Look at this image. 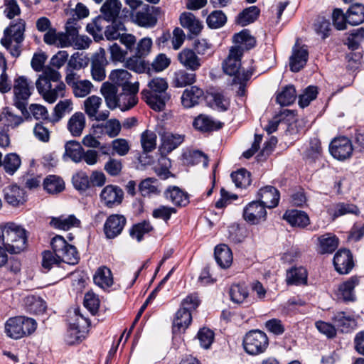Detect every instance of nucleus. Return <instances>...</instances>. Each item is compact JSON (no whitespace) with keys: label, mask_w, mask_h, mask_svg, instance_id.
Returning <instances> with one entry per match:
<instances>
[{"label":"nucleus","mask_w":364,"mask_h":364,"mask_svg":"<svg viewBox=\"0 0 364 364\" xmlns=\"http://www.w3.org/2000/svg\"><path fill=\"white\" fill-rule=\"evenodd\" d=\"M100 92L105 99L107 105L110 109H114L117 107V87L116 85L108 82H104L100 88Z\"/></svg>","instance_id":"33"},{"label":"nucleus","mask_w":364,"mask_h":364,"mask_svg":"<svg viewBox=\"0 0 364 364\" xmlns=\"http://www.w3.org/2000/svg\"><path fill=\"white\" fill-rule=\"evenodd\" d=\"M60 74L56 70L47 67L36 82L38 92L49 103L64 96L65 85L60 81Z\"/></svg>","instance_id":"4"},{"label":"nucleus","mask_w":364,"mask_h":364,"mask_svg":"<svg viewBox=\"0 0 364 364\" xmlns=\"http://www.w3.org/2000/svg\"><path fill=\"white\" fill-rule=\"evenodd\" d=\"M153 230V227L149 221H143L133 225L130 229L129 233L132 238L136 239L140 242L143 239L145 234L150 232Z\"/></svg>","instance_id":"55"},{"label":"nucleus","mask_w":364,"mask_h":364,"mask_svg":"<svg viewBox=\"0 0 364 364\" xmlns=\"http://www.w3.org/2000/svg\"><path fill=\"white\" fill-rule=\"evenodd\" d=\"M4 199L13 206H16L25 201L24 191L16 185H12L4 189Z\"/></svg>","instance_id":"30"},{"label":"nucleus","mask_w":364,"mask_h":364,"mask_svg":"<svg viewBox=\"0 0 364 364\" xmlns=\"http://www.w3.org/2000/svg\"><path fill=\"white\" fill-rule=\"evenodd\" d=\"M318 240L322 254L332 253L338 245V239L331 233L323 235Z\"/></svg>","instance_id":"42"},{"label":"nucleus","mask_w":364,"mask_h":364,"mask_svg":"<svg viewBox=\"0 0 364 364\" xmlns=\"http://www.w3.org/2000/svg\"><path fill=\"white\" fill-rule=\"evenodd\" d=\"M106 21L102 16L96 17L92 22L87 23L86 31L92 35L96 41L102 39V31L105 28L104 23Z\"/></svg>","instance_id":"50"},{"label":"nucleus","mask_w":364,"mask_h":364,"mask_svg":"<svg viewBox=\"0 0 364 364\" xmlns=\"http://www.w3.org/2000/svg\"><path fill=\"white\" fill-rule=\"evenodd\" d=\"M122 4L118 0H107L100 9L102 16L107 21L119 20L117 18Z\"/></svg>","instance_id":"28"},{"label":"nucleus","mask_w":364,"mask_h":364,"mask_svg":"<svg viewBox=\"0 0 364 364\" xmlns=\"http://www.w3.org/2000/svg\"><path fill=\"white\" fill-rule=\"evenodd\" d=\"M259 9L256 6H250L240 12L235 18V23L245 26L254 22L258 17Z\"/></svg>","instance_id":"40"},{"label":"nucleus","mask_w":364,"mask_h":364,"mask_svg":"<svg viewBox=\"0 0 364 364\" xmlns=\"http://www.w3.org/2000/svg\"><path fill=\"white\" fill-rule=\"evenodd\" d=\"M284 218L292 226L304 228L309 224V218L306 213L296 210L287 211Z\"/></svg>","instance_id":"37"},{"label":"nucleus","mask_w":364,"mask_h":364,"mask_svg":"<svg viewBox=\"0 0 364 364\" xmlns=\"http://www.w3.org/2000/svg\"><path fill=\"white\" fill-rule=\"evenodd\" d=\"M96 285L105 289L110 287L113 284V277L111 270L107 267H99L93 277Z\"/></svg>","instance_id":"35"},{"label":"nucleus","mask_w":364,"mask_h":364,"mask_svg":"<svg viewBox=\"0 0 364 364\" xmlns=\"http://www.w3.org/2000/svg\"><path fill=\"white\" fill-rule=\"evenodd\" d=\"M358 284V277L354 276L349 278L339 285L338 289V296L344 301H354L355 299L354 289Z\"/></svg>","instance_id":"26"},{"label":"nucleus","mask_w":364,"mask_h":364,"mask_svg":"<svg viewBox=\"0 0 364 364\" xmlns=\"http://www.w3.org/2000/svg\"><path fill=\"white\" fill-rule=\"evenodd\" d=\"M52 250L43 252L42 266L50 270L53 266L60 263L75 265L80 260L79 253L76 247L69 244L61 235H55L50 241Z\"/></svg>","instance_id":"3"},{"label":"nucleus","mask_w":364,"mask_h":364,"mask_svg":"<svg viewBox=\"0 0 364 364\" xmlns=\"http://www.w3.org/2000/svg\"><path fill=\"white\" fill-rule=\"evenodd\" d=\"M138 92L137 86H131V89L123 90V92L119 94L117 107L122 111H127L134 107L138 102Z\"/></svg>","instance_id":"19"},{"label":"nucleus","mask_w":364,"mask_h":364,"mask_svg":"<svg viewBox=\"0 0 364 364\" xmlns=\"http://www.w3.org/2000/svg\"><path fill=\"white\" fill-rule=\"evenodd\" d=\"M27 310L33 314H43L46 309V304L41 297L35 295H28L23 299Z\"/></svg>","instance_id":"39"},{"label":"nucleus","mask_w":364,"mask_h":364,"mask_svg":"<svg viewBox=\"0 0 364 364\" xmlns=\"http://www.w3.org/2000/svg\"><path fill=\"white\" fill-rule=\"evenodd\" d=\"M307 276V271L304 267H292L287 272L286 281L289 285L306 284Z\"/></svg>","instance_id":"31"},{"label":"nucleus","mask_w":364,"mask_h":364,"mask_svg":"<svg viewBox=\"0 0 364 364\" xmlns=\"http://www.w3.org/2000/svg\"><path fill=\"white\" fill-rule=\"evenodd\" d=\"M232 40L235 44L238 45L231 47L228 58L223 63V68L226 74L234 76L235 83L242 84L250 78L253 74V70H241V58L244 50H250L255 47L256 40L247 29L235 33Z\"/></svg>","instance_id":"1"},{"label":"nucleus","mask_w":364,"mask_h":364,"mask_svg":"<svg viewBox=\"0 0 364 364\" xmlns=\"http://www.w3.org/2000/svg\"><path fill=\"white\" fill-rule=\"evenodd\" d=\"M134 21L141 27H153L157 23V18L149 11H139L133 16Z\"/></svg>","instance_id":"49"},{"label":"nucleus","mask_w":364,"mask_h":364,"mask_svg":"<svg viewBox=\"0 0 364 364\" xmlns=\"http://www.w3.org/2000/svg\"><path fill=\"white\" fill-rule=\"evenodd\" d=\"M131 77L132 75L127 70L124 69H117L111 72L109 75V80L112 82L113 85L122 87V90L131 89V86L139 87L138 82L134 83H132L130 82Z\"/></svg>","instance_id":"21"},{"label":"nucleus","mask_w":364,"mask_h":364,"mask_svg":"<svg viewBox=\"0 0 364 364\" xmlns=\"http://www.w3.org/2000/svg\"><path fill=\"white\" fill-rule=\"evenodd\" d=\"M347 22L356 26L364 22V6L360 4L352 5L347 11Z\"/></svg>","instance_id":"41"},{"label":"nucleus","mask_w":364,"mask_h":364,"mask_svg":"<svg viewBox=\"0 0 364 364\" xmlns=\"http://www.w3.org/2000/svg\"><path fill=\"white\" fill-rule=\"evenodd\" d=\"M269 345L265 333L259 330H252L246 333L243 338L245 350L250 355L263 353Z\"/></svg>","instance_id":"10"},{"label":"nucleus","mask_w":364,"mask_h":364,"mask_svg":"<svg viewBox=\"0 0 364 364\" xmlns=\"http://www.w3.org/2000/svg\"><path fill=\"white\" fill-rule=\"evenodd\" d=\"M196 79V75L193 72L188 73L187 70H180L174 74L173 83L177 87H183L193 84Z\"/></svg>","instance_id":"46"},{"label":"nucleus","mask_w":364,"mask_h":364,"mask_svg":"<svg viewBox=\"0 0 364 364\" xmlns=\"http://www.w3.org/2000/svg\"><path fill=\"white\" fill-rule=\"evenodd\" d=\"M157 180L154 178H147L143 180L139 185V190L144 197L156 195L159 193L156 186Z\"/></svg>","instance_id":"58"},{"label":"nucleus","mask_w":364,"mask_h":364,"mask_svg":"<svg viewBox=\"0 0 364 364\" xmlns=\"http://www.w3.org/2000/svg\"><path fill=\"white\" fill-rule=\"evenodd\" d=\"M336 326L342 332H348L354 324L355 321L347 316L344 312H338L333 317Z\"/></svg>","instance_id":"57"},{"label":"nucleus","mask_w":364,"mask_h":364,"mask_svg":"<svg viewBox=\"0 0 364 364\" xmlns=\"http://www.w3.org/2000/svg\"><path fill=\"white\" fill-rule=\"evenodd\" d=\"M164 198L178 207H184L189 203V196L178 186H169L164 193Z\"/></svg>","instance_id":"20"},{"label":"nucleus","mask_w":364,"mask_h":364,"mask_svg":"<svg viewBox=\"0 0 364 364\" xmlns=\"http://www.w3.org/2000/svg\"><path fill=\"white\" fill-rule=\"evenodd\" d=\"M309 56V52L306 46L294 47L290 58V70L296 73L306 65Z\"/></svg>","instance_id":"23"},{"label":"nucleus","mask_w":364,"mask_h":364,"mask_svg":"<svg viewBox=\"0 0 364 364\" xmlns=\"http://www.w3.org/2000/svg\"><path fill=\"white\" fill-rule=\"evenodd\" d=\"M208 26L211 28H219L227 22L226 15L220 10L212 11L206 20Z\"/></svg>","instance_id":"56"},{"label":"nucleus","mask_w":364,"mask_h":364,"mask_svg":"<svg viewBox=\"0 0 364 364\" xmlns=\"http://www.w3.org/2000/svg\"><path fill=\"white\" fill-rule=\"evenodd\" d=\"M111 24L106 26L105 36L109 41L117 40L120 38L123 31H125L126 27L121 20L111 21Z\"/></svg>","instance_id":"45"},{"label":"nucleus","mask_w":364,"mask_h":364,"mask_svg":"<svg viewBox=\"0 0 364 364\" xmlns=\"http://www.w3.org/2000/svg\"><path fill=\"white\" fill-rule=\"evenodd\" d=\"M192 321L191 313L181 308L176 314L173 323V332L174 333L184 331Z\"/></svg>","instance_id":"32"},{"label":"nucleus","mask_w":364,"mask_h":364,"mask_svg":"<svg viewBox=\"0 0 364 364\" xmlns=\"http://www.w3.org/2000/svg\"><path fill=\"white\" fill-rule=\"evenodd\" d=\"M156 134L151 131L146 130L141 135V144L146 153L152 151L156 146Z\"/></svg>","instance_id":"59"},{"label":"nucleus","mask_w":364,"mask_h":364,"mask_svg":"<svg viewBox=\"0 0 364 364\" xmlns=\"http://www.w3.org/2000/svg\"><path fill=\"white\" fill-rule=\"evenodd\" d=\"M124 197V192L119 186L113 185L106 186L101 191V201L108 208L119 205Z\"/></svg>","instance_id":"15"},{"label":"nucleus","mask_w":364,"mask_h":364,"mask_svg":"<svg viewBox=\"0 0 364 364\" xmlns=\"http://www.w3.org/2000/svg\"><path fill=\"white\" fill-rule=\"evenodd\" d=\"M296 92L292 85L286 86L277 96V102L282 106H289L296 100Z\"/></svg>","instance_id":"52"},{"label":"nucleus","mask_w":364,"mask_h":364,"mask_svg":"<svg viewBox=\"0 0 364 364\" xmlns=\"http://www.w3.org/2000/svg\"><path fill=\"white\" fill-rule=\"evenodd\" d=\"M231 178L237 188H246L251 183L250 173L245 168L232 173Z\"/></svg>","instance_id":"53"},{"label":"nucleus","mask_w":364,"mask_h":364,"mask_svg":"<svg viewBox=\"0 0 364 364\" xmlns=\"http://www.w3.org/2000/svg\"><path fill=\"white\" fill-rule=\"evenodd\" d=\"M244 219L253 225L264 221L267 218L266 208L259 201L250 202L243 210Z\"/></svg>","instance_id":"13"},{"label":"nucleus","mask_w":364,"mask_h":364,"mask_svg":"<svg viewBox=\"0 0 364 364\" xmlns=\"http://www.w3.org/2000/svg\"><path fill=\"white\" fill-rule=\"evenodd\" d=\"M65 155L73 161L78 163L82 161V154L84 149L79 142L75 140L68 141L65 145Z\"/></svg>","instance_id":"44"},{"label":"nucleus","mask_w":364,"mask_h":364,"mask_svg":"<svg viewBox=\"0 0 364 364\" xmlns=\"http://www.w3.org/2000/svg\"><path fill=\"white\" fill-rule=\"evenodd\" d=\"M74 187L80 191H86L90 184V178L86 173L80 171L75 174L72 178Z\"/></svg>","instance_id":"64"},{"label":"nucleus","mask_w":364,"mask_h":364,"mask_svg":"<svg viewBox=\"0 0 364 364\" xmlns=\"http://www.w3.org/2000/svg\"><path fill=\"white\" fill-rule=\"evenodd\" d=\"M81 25L75 17L70 18L65 24V31L58 32L56 29L50 30L43 36V41L49 46L58 48L73 47L77 50L89 48L92 41L85 35H80Z\"/></svg>","instance_id":"2"},{"label":"nucleus","mask_w":364,"mask_h":364,"mask_svg":"<svg viewBox=\"0 0 364 364\" xmlns=\"http://www.w3.org/2000/svg\"><path fill=\"white\" fill-rule=\"evenodd\" d=\"M141 58L135 55L133 57L129 58L125 62L126 68L137 73L146 72L149 69V64Z\"/></svg>","instance_id":"61"},{"label":"nucleus","mask_w":364,"mask_h":364,"mask_svg":"<svg viewBox=\"0 0 364 364\" xmlns=\"http://www.w3.org/2000/svg\"><path fill=\"white\" fill-rule=\"evenodd\" d=\"M127 223L126 218L119 214L109 215L104 225L106 237L112 239L121 234Z\"/></svg>","instance_id":"14"},{"label":"nucleus","mask_w":364,"mask_h":364,"mask_svg":"<svg viewBox=\"0 0 364 364\" xmlns=\"http://www.w3.org/2000/svg\"><path fill=\"white\" fill-rule=\"evenodd\" d=\"M50 225L56 229L68 230L72 228L80 227V220L74 215H70L68 217L61 215L53 217L50 221Z\"/></svg>","instance_id":"25"},{"label":"nucleus","mask_w":364,"mask_h":364,"mask_svg":"<svg viewBox=\"0 0 364 364\" xmlns=\"http://www.w3.org/2000/svg\"><path fill=\"white\" fill-rule=\"evenodd\" d=\"M0 122L4 124V127L15 128L19 126L23 119L21 116L13 114L7 107L4 108L0 114Z\"/></svg>","instance_id":"47"},{"label":"nucleus","mask_w":364,"mask_h":364,"mask_svg":"<svg viewBox=\"0 0 364 364\" xmlns=\"http://www.w3.org/2000/svg\"><path fill=\"white\" fill-rule=\"evenodd\" d=\"M314 31L321 38L325 39L330 34V21L323 17H318L314 23Z\"/></svg>","instance_id":"63"},{"label":"nucleus","mask_w":364,"mask_h":364,"mask_svg":"<svg viewBox=\"0 0 364 364\" xmlns=\"http://www.w3.org/2000/svg\"><path fill=\"white\" fill-rule=\"evenodd\" d=\"M204 95L203 90L197 86L186 89L181 95V104L185 108H191L198 105Z\"/></svg>","instance_id":"22"},{"label":"nucleus","mask_w":364,"mask_h":364,"mask_svg":"<svg viewBox=\"0 0 364 364\" xmlns=\"http://www.w3.org/2000/svg\"><path fill=\"white\" fill-rule=\"evenodd\" d=\"M193 125L196 129L203 132H210L221 127L220 124L217 126L215 122L209 117L203 114H200L197 117L194 119Z\"/></svg>","instance_id":"48"},{"label":"nucleus","mask_w":364,"mask_h":364,"mask_svg":"<svg viewBox=\"0 0 364 364\" xmlns=\"http://www.w3.org/2000/svg\"><path fill=\"white\" fill-rule=\"evenodd\" d=\"M36 326V321L31 318L16 316L7 320L5 331L9 337L18 339L34 332Z\"/></svg>","instance_id":"8"},{"label":"nucleus","mask_w":364,"mask_h":364,"mask_svg":"<svg viewBox=\"0 0 364 364\" xmlns=\"http://www.w3.org/2000/svg\"><path fill=\"white\" fill-rule=\"evenodd\" d=\"M177 59L183 67L192 72L198 70L202 65L201 58L191 48L182 49L178 53Z\"/></svg>","instance_id":"16"},{"label":"nucleus","mask_w":364,"mask_h":364,"mask_svg":"<svg viewBox=\"0 0 364 364\" xmlns=\"http://www.w3.org/2000/svg\"><path fill=\"white\" fill-rule=\"evenodd\" d=\"M0 242L10 254H18L26 248V230L14 223L0 225Z\"/></svg>","instance_id":"6"},{"label":"nucleus","mask_w":364,"mask_h":364,"mask_svg":"<svg viewBox=\"0 0 364 364\" xmlns=\"http://www.w3.org/2000/svg\"><path fill=\"white\" fill-rule=\"evenodd\" d=\"M89 322L87 318L82 316H79L77 321L70 324L69 333L71 336H75L77 341H78L85 333V328L87 327Z\"/></svg>","instance_id":"60"},{"label":"nucleus","mask_w":364,"mask_h":364,"mask_svg":"<svg viewBox=\"0 0 364 364\" xmlns=\"http://www.w3.org/2000/svg\"><path fill=\"white\" fill-rule=\"evenodd\" d=\"M353 150L351 141L345 136L334 139L329 145L331 154L340 161L349 158L353 153Z\"/></svg>","instance_id":"12"},{"label":"nucleus","mask_w":364,"mask_h":364,"mask_svg":"<svg viewBox=\"0 0 364 364\" xmlns=\"http://www.w3.org/2000/svg\"><path fill=\"white\" fill-rule=\"evenodd\" d=\"M214 255L218 265L223 269L229 267L232 262L231 250L226 245L222 244L216 246Z\"/></svg>","instance_id":"29"},{"label":"nucleus","mask_w":364,"mask_h":364,"mask_svg":"<svg viewBox=\"0 0 364 364\" xmlns=\"http://www.w3.org/2000/svg\"><path fill=\"white\" fill-rule=\"evenodd\" d=\"M328 212L335 219L346 214L358 215L359 209L353 204L338 203L328 208Z\"/></svg>","instance_id":"36"},{"label":"nucleus","mask_w":364,"mask_h":364,"mask_svg":"<svg viewBox=\"0 0 364 364\" xmlns=\"http://www.w3.org/2000/svg\"><path fill=\"white\" fill-rule=\"evenodd\" d=\"M102 103V99L97 95L90 96L84 101V110L90 119L105 121L108 119L109 111L100 110Z\"/></svg>","instance_id":"11"},{"label":"nucleus","mask_w":364,"mask_h":364,"mask_svg":"<svg viewBox=\"0 0 364 364\" xmlns=\"http://www.w3.org/2000/svg\"><path fill=\"white\" fill-rule=\"evenodd\" d=\"M122 125L119 121L116 119H111L105 123L92 125L95 134H105L111 138L117 136L119 134Z\"/></svg>","instance_id":"24"},{"label":"nucleus","mask_w":364,"mask_h":364,"mask_svg":"<svg viewBox=\"0 0 364 364\" xmlns=\"http://www.w3.org/2000/svg\"><path fill=\"white\" fill-rule=\"evenodd\" d=\"M33 86L24 76L15 79L14 85V105L21 111L23 114L28 113L26 106L31 95Z\"/></svg>","instance_id":"9"},{"label":"nucleus","mask_w":364,"mask_h":364,"mask_svg":"<svg viewBox=\"0 0 364 364\" xmlns=\"http://www.w3.org/2000/svg\"><path fill=\"white\" fill-rule=\"evenodd\" d=\"M26 21L18 18L10 23L4 31V36L1 44L9 52L14 58H18L21 53V43L24 41Z\"/></svg>","instance_id":"7"},{"label":"nucleus","mask_w":364,"mask_h":364,"mask_svg":"<svg viewBox=\"0 0 364 364\" xmlns=\"http://www.w3.org/2000/svg\"><path fill=\"white\" fill-rule=\"evenodd\" d=\"M105 59L103 55L97 54L93 56L91 65V73L95 80L101 82L105 78Z\"/></svg>","instance_id":"38"},{"label":"nucleus","mask_w":364,"mask_h":364,"mask_svg":"<svg viewBox=\"0 0 364 364\" xmlns=\"http://www.w3.org/2000/svg\"><path fill=\"white\" fill-rule=\"evenodd\" d=\"M21 164L19 156L15 153H10L4 157L2 166L7 173L13 175L18 169Z\"/></svg>","instance_id":"54"},{"label":"nucleus","mask_w":364,"mask_h":364,"mask_svg":"<svg viewBox=\"0 0 364 364\" xmlns=\"http://www.w3.org/2000/svg\"><path fill=\"white\" fill-rule=\"evenodd\" d=\"M168 87L166 79L154 77L149 81L147 87L142 90L141 98L154 111H162L171 100V95L167 92Z\"/></svg>","instance_id":"5"},{"label":"nucleus","mask_w":364,"mask_h":364,"mask_svg":"<svg viewBox=\"0 0 364 364\" xmlns=\"http://www.w3.org/2000/svg\"><path fill=\"white\" fill-rule=\"evenodd\" d=\"M181 25L187 28L193 34H198L203 28L200 21L196 18V16L190 12H184L180 16Z\"/></svg>","instance_id":"34"},{"label":"nucleus","mask_w":364,"mask_h":364,"mask_svg":"<svg viewBox=\"0 0 364 364\" xmlns=\"http://www.w3.org/2000/svg\"><path fill=\"white\" fill-rule=\"evenodd\" d=\"M86 119L82 112H77L69 119L67 128L73 136H80L85 127Z\"/></svg>","instance_id":"27"},{"label":"nucleus","mask_w":364,"mask_h":364,"mask_svg":"<svg viewBox=\"0 0 364 364\" xmlns=\"http://www.w3.org/2000/svg\"><path fill=\"white\" fill-rule=\"evenodd\" d=\"M45 190L49 193H58L64 189V182L56 176H48L43 182Z\"/></svg>","instance_id":"51"},{"label":"nucleus","mask_w":364,"mask_h":364,"mask_svg":"<svg viewBox=\"0 0 364 364\" xmlns=\"http://www.w3.org/2000/svg\"><path fill=\"white\" fill-rule=\"evenodd\" d=\"M333 264L336 270L341 274H348L353 269L354 263L350 250L342 249L334 255Z\"/></svg>","instance_id":"17"},{"label":"nucleus","mask_w":364,"mask_h":364,"mask_svg":"<svg viewBox=\"0 0 364 364\" xmlns=\"http://www.w3.org/2000/svg\"><path fill=\"white\" fill-rule=\"evenodd\" d=\"M258 196L259 198V203L267 208H274L277 206L280 194L279 191L272 186H267L259 189Z\"/></svg>","instance_id":"18"},{"label":"nucleus","mask_w":364,"mask_h":364,"mask_svg":"<svg viewBox=\"0 0 364 364\" xmlns=\"http://www.w3.org/2000/svg\"><path fill=\"white\" fill-rule=\"evenodd\" d=\"M249 292L245 284H232L230 289L231 300L236 304L247 302Z\"/></svg>","instance_id":"43"},{"label":"nucleus","mask_w":364,"mask_h":364,"mask_svg":"<svg viewBox=\"0 0 364 364\" xmlns=\"http://www.w3.org/2000/svg\"><path fill=\"white\" fill-rule=\"evenodd\" d=\"M151 46L152 40L148 37L143 38L137 43H136L133 53L139 58L145 57L150 53Z\"/></svg>","instance_id":"62"}]
</instances>
